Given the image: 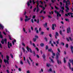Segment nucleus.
I'll use <instances>...</instances> for the list:
<instances>
[{
  "label": "nucleus",
  "mask_w": 73,
  "mask_h": 73,
  "mask_svg": "<svg viewBox=\"0 0 73 73\" xmlns=\"http://www.w3.org/2000/svg\"><path fill=\"white\" fill-rule=\"evenodd\" d=\"M35 49H36L37 51H39V50L38 49V48L37 47H35Z\"/></svg>",
  "instance_id": "nucleus-48"
},
{
  "label": "nucleus",
  "mask_w": 73,
  "mask_h": 73,
  "mask_svg": "<svg viewBox=\"0 0 73 73\" xmlns=\"http://www.w3.org/2000/svg\"><path fill=\"white\" fill-rule=\"evenodd\" d=\"M11 47H12V43H10L9 42H8L7 43V46L8 47V48H9V49H10L11 48L10 47V46Z\"/></svg>",
  "instance_id": "nucleus-4"
},
{
  "label": "nucleus",
  "mask_w": 73,
  "mask_h": 73,
  "mask_svg": "<svg viewBox=\"0 0 73 73\" xmlns=\"http://www.w3.org/2000/svg\"><path fill=\"white\" fill-rule=\"evenodd\" d=\"M32 18L33 19H35V18H36V16L33 15Z\"/></svg>",
  "instance_id": "nucleus-46"
},
{
  "label": "nucleus",
  "mask_w": 73,
  "mask_h": 73,
  "mask_svg": "<svg viewBox=\"0 0 73 73\" xmlns=\"http://www.w3.org/2000/svg\"><path fill=\"white\" fill-rule=\"evenodd\" d=\"M31 20V18H29L28 19H25V22H27V21H28V20Z\"/></svg>",
  "instance_id": "nucleus-17"
},
{
  "label": "nucleus",
  "mask_w": 73,
  "mask_h": 73,
  "mask_svg": "<svg viewBox=\"0 0 73 73\" xmlns=\"http://www.w3.org/2000/svg\"><path fill=\"white\" fill-rule=\"evenodd\" d=\"M65 20H66V21H68V22H69V20L68 19H65Z\"/></svg>",
  "instance_id": "nucleus-36"
},
{
  "label": "nucleus",
  "mask_w": 73,
  "mask_h": 73,
  "mask_svg": "<svg viewBox=\"0 0 73 73\" xmlns=\"http://www.w3.org/2000/svg\"><path fill=\"white\" fill-rule=\"evenodd\" d=\"M54 12L55 13L57 14V16L58 17V15H59V16L60 17H61V15L60 14V13H58V11H57L56 10H55L54 11Z\"/></svg>",
  "instance_id": "nucleus-5"
},
{
  "label": "nucleus",
  "mask_w": 73,
  "mask_h": 73,
  "mask_svg": "<svg viewBox=\"0 0 73 73\" xmlns=\"http://www.w3.org/2000/svg\"><path fill=\"white\" fill-rule=\"evenodd\" d=\"M36 57H37V58H40V56H39V55H38V54H36Z\"/></svg>",
  "instance_id": "nucleus-58"
},
{
  "label": "nucleus",
  "mask_w": 73,
  "mask_h": 73,
  "mask_svg": "<svg viewBox=\"0 0 73 73\" xmlns=\"http://www.w3.org/2000/svg\"><path fill=\"white\" fill-rule=\"evenodd\" d=\"M22 45H23V46H25V44H24V43H22Z\"/></svg>",
  "instance_id": "nucleus-55"
},
{
  "label": "nucleus",
  "mask_w": 73,
  "mask_h": 73,
  "mask_svg": "<svg viewBox=\"0 0 73 73\" xmlns=\"http://www.w3.org/2000/svg\"><path fill=\"white\" fill-rule=\"evenodd\" d=\"M27 61L29 65H31V63H30V61H29L28 59L27 60Z\"/></svg>",
  "instance_id": "nucleus-21"
},
{
  "label": "nucleus",
  "mask_w": 73,
  "mask_h": 73,
  "mask_svg": "<svg viewBox=\"0 0 73 73\" xmlns=\"http://www.w3.org/2000/svg\"><path fill=\"white\" fill-rule=\"evenodd\" d=\"M63 61L64 63H66V60H65V58H63Z\"/></svg>",
  "instance_id": "nucleus-27"
},
{
  "label": "nucleus",
  "mask_w": 73,
  "mask_h": 73,
  "mask_svg": "<svg viewBox=\"0 0 73 73\" xmlns=\"http://www.w3.org/2000/svg\"><path fill=\"white\" fill-rule=\"evenodd\" d=\"M60 44L61 45H62L63 46H64L65 45L64 44V42H61Z\"/></svg>",
  "instance_id": "nucleus-32"
},
{
  "label": "nucleus",
  "mask_w": 73,
  "mask_h": 73,
  "mask_svg": "<svg viewBox=\"0 0 73 73\" xmlns=\"http://www.w3.org/2000/svg\"><path fill=\"white\" fill-rule=\"evenodd\" d=\"M37 24H38V23H39V19H37Z\"/></svg>",
  "instance_id": "nucleus-56"
},
{
  "label": "nucleus",
  "mask_w": 73,
  "mask_h": 73,
  "mask_svg": "<svg viewBox=\"0 0 73 73\" xmlns=\"http://www.w3.org/2000/svg\"><path fill=\"white\" fill-rule=\"evenodd\" d=\"M6 71L7 73H9V70H7Z\"/></svg>",
  "instance_id": "nucleus-62"
},
{
  "label": "nucleus",
  "mask_w": 73,
  "mask_h": 73,
  "mask_svg": "<svg viewBox=\"0 0 73 73\" xmlns=\"http://www.w3.org/2000/svg\"><path fill=\"white\" fill-rule=\"evenodd\" d=\"M9 56L7 55L6 56L7 60H6L5 59H4V61L5 63H6V62H7V64H9V62H8V60H9Z\"/></svg>",
  "instance_id": "nucleus-2"
},
{
  "label": "nucleus",
  "mask_w": 73,
  "mask_h": 73,
  "mask_svg": "<svg viewBox=\"0 0 73 73\" xmlns=\"http://www.w3.org/2000/svg\"><path fill=\"white\" fill-rule=\"evenodd\" d=\"M33 46H34V47H35V48H36V45H35V43H33Z\"/></svg>",
  "instance_id": "nucleus-38"
},
{
  "label": "nucleus",
  "mask_w": 73,
  "mask_h": 73,
  "mask_svg": "<svg viewBox=\"0 0 73 73\" xmlns=\"http://www.w3.org/2000/svg\"><path fill=\"white\" fill-rule=\"evenodd\" d=\"M42 8H42V10L40 12V13H42V12H44V10H45V7H43Z\"/></svg>",
  "instance_id": "nucleus-10"
},
{
  "label": "nucleus",
  "mask_w": 73,
  "mask_h": 73,
  "mask_svg": "<svg viewBox=\"0 0 73 73\" xmlns=\"http://www.w3.org/2000/svg\"><path fill=\"white\" fill-rule=\"evenodd\" d=\"M47 66L48 67H49V66H51V65L50 64H47Z\"/></svg>",
  "instance_id": "nucleus-29"
},
{
  "label": "nucleus",
  "mask_w": 73,
  "mask_h": 73,
  "mask_svg": "<svg viewBox=\"0 0 73 73\" xmlns=\"http://www.w3.org/2000/svg\"><path fill=\"white\" fill-rule=\"evenodd\" d=\"M40 45L42 47L44 46V44L42 43H41L40 44Z\"/></svg>",
  "instance_id": "nucleus-18"
},
{
  "label": "nucleus",
  "mask_w": 73,
  "mask_h": 73,
  "mask_svg": "<svg viewBox=\"0 0 73 73\" xmlns=\"http://www.w3.org/2000/svg\"><path fill=\"white\" fill-rule=\"evenodd\" d=\"M71 30L70 29V27H68V28L67 29V33H71Z\"/></svg>",
  "instance_id": "nucleus-6"
},
{
  "label": "nucleus",
  "mask_w": 73,
  "mask_h": 73,
  "mask_svg": "<svg viewBox=\"0 0 73 73\" xmlns=\"http://www.w3.org/2000/svg\"><path fill=\"white\" fill-rule=\"evenodd\" d=\"M0 38H3V35L1 34V32L0 31Z\"/></svg>",
  "instance_id": "nucleus-23"
},
{
  "label": "nucleus",
  "mask_w": 73,
  "mask_h": 73,
  "mask_svg": "<svg viewBox=\"0 0 73 73\" xmlns=\"http://www.w3.org/2000/svg\"><path fill=\"white\" fill-rule=\"evenodd\" d=\"M31 22L32 23H34V22H33V19H32L31 20Z\"/></svg>",
  "instance_id": "nucleus-59"
},
{
  "label": "nucleus",
  "mask_w": 73,
  "mask_h": 73,
  "mask_svg": "<svg viewBox=\"0 0 73 73\" xmlns=\"http://www.w3.org/2000/svg\"><path fill=\"white\" fill-rule=\"evenodd\" d=\"M57 51L58 52V53H61V51L59 48L57 49Z\"/></svg>",
  "instance_id": "nucleus-26"
},
{
  "label": "nucleus",
  "mask_w": 73,
  "mask_h": 73,
  "mask_svg": "<svg viewBox=\"0 0 73 73\" xmlns=\"http://www.w3.org/2000/svg\"><path fill=\"white\" fill-rule=\"evenodd\" d=\"M0 47L1 48V49H2V45L0 43Z\"/></svg>",
  "instance_id": "nucleus-54"
},
{
  "label": "nucleus",
  "mask_w": 73,
  "mask_h": 73,
  "mask_svg": "<svg viewBox=\"0 0 73 73\" xmlns=\"http://www.w3.org/2000/svg\"><path fill=\"white\" fill-rule=\"evenodd\" d=\"M44 40L46 41H48V39H47V38H46V37H45L44 38Z\"/></svg>",
  "instance_id": "nucleus-33"
},
{
  "label": "nucleus",
  "mask_w": 73,
  "mask_h": 73,
  "mask_svg": "<svg viewBox=\"0 0 73 73\" xmlns=\"http://www.w3.org/2000/svg\"><path fill=\"white\" fill-rule=\"evenodd\" d=\"M29 60H30V61H31V62H32L33 61V60H32V59H31V57H29Z\"/></svg>",
  "instance_id": "nucleus-42"
},
{
  "label": "nucleus",
  "mask_w": 73,
  "mask_h": 73,
  "mask_svg": "<svg viewBox=\"0 0 73 73\" xmlns=\"http://www.w3.org/2000/svg\"><path fill=\"white\" fill-rule=\"evenodd\" d=\"M55 27H56V24H52V30H54L55 29V28H54Z\"/></svg>",
  "instance_id": "nucleus-7"
},
{
  "label": "nucleus",
  "mask_w": 73,
  "mask_h": 73,
  "mask_svg": "<svg viewBox=\"0 0 73 73\" xmlns=\"http://www.w3.org/2000/svg\"><path fill=\"white\" fill-rule=\"evenodd\" d=\"M69 61H70V63L72 62H72H73V60H71V59H69Z\"/></svg>",
  "instance_id": "nucleus-28"
},
{
  "label": "nucleus",
  "mask_w": 73,
  "mask_h": 73,
  "mask_svg": "<svg viewBox=\"0 0 73 73\" xmlns=\"http://www.w3.org/2000/svg\"><path fill=\"white\" fill-rule=\"evenodd\" d=\"M1 42L2 44H4V40H2L1 41Z\"/></svg>",
  "instance_id": "nucleus-22"
},
{
  "label": "nucleus",
  "mask_w": 73,
  "mask_h": 73,
  "mask_svg": "<svg viewBox=\"0 0 73 73\" xmlns=\"http://www.w3.org/2000/svg\"><path fill=\"white\" fill-rule=\"evenodd\" d=\"M73 13H67V14L69 16H70V15H72Z\"/></svg>",
  "instance_id": "nucleus-14"
},
{
  "label": "nucleus",
  "mask_w": 73,
  "mask_h": 73,
  "mask_svg": "<svg viewBox=\"0 0 73 73\" xmlns=\"http://www.w3.org/2000/svg\"><path fill=\"white\" fill-rule=\"evenodd\" d=\"M10 56H11V57L12 58H13V55L12 54H10Z\"/></svg>",
  "instance_id": "nucleus-43"
},
{
  "label": "nucleus",
  "mask_w": 73,
  "mask_h": 73,
  "mask_svg": "<svg viewBox=\"0 0 73 73\" xmlns=\"http://www.w3.org/2000/svg\"><path fill=\"white\" fill-rule=\"evenodd\" d=\"M53 63V62H54V61H53V60L52 59L50 60Z\"/></svg>",
  "instance_id": "nucleus-57"
},
{
  "label": "nucleus",
  "mask_w": 73,
  "mask_h": 73,
  "mask_svg": "<svg viewBox=\"0 0 73 73\" xmlns=\"http://www.w3.org/2000/svg\"><path fill=\"white\" fill-rule=\"evenodd\" d=\"M9 40H12V38H11V36H10V35H9Z\"/></svg>",
  "instance_id": "nucleus-31"
},
{
  "label": "nucleus",
  "mask_w": 73,
  "mask_h": 73,
  "mask_svg": "<svg viewBox=\"0 0 73 73\" xmlns=\"http://www.w3.org/2000/svg\"><path fill=\"white\" fill-rule=\"evenodd\" d=\"M60 23H61V24H62V25H64V22L62 21L60 22Z\"/></svg>",
  "instance_id": "nucleus-64"
},
{
  "label": "nucleus",
  "mask_w": 73,
  "mask_h": 73,
  "mask_svg": "<svg viewBox=\"0 0 73 73\" xmlns=\"http://www.w3.org/2000/svg\"><path fill=\"white\" fill-rule=\"evenodd\" d=\"M36 8H35V9H33V12H35L36 11Z\"/></svg>",
  "instance_id": "nucleus-47"
},
{
  "label": "nucleus",
  "mask_w": 73,
  "mask_h": 73,
  "mask_svg": "<svg viewBox=\"0 0 73 73\" xmlns=\"http://www.w3.org/2000/svg\"><path fill=\"white\" fill-rule=\"evenodd\" d=\"M49 71L50 72H52V68H50L49 70Z\"/></svg>",
  "instance_id": "nucleus-53"
},
{
  "label": "nucleus",
  "mask_w": 73,
  "mask_h": 73,
  "mask_svg": "<svg viewBox=\"0 0 73 73\" xmlns=\"http://www.w3.org/2000/svg\"><path fill=\"white\" fill-rule=\"evenodd\" d=\"M52 54L53 56H55V53L53 52H52Z\"/></svg>",
  "instance_id": "nucleus-30"
},
{
  "label": "nucleus",
  "mask_w": 73,
  "mask_h": 73,
  "mask_svg": "<svg viewBox=\"0 0 73 73\" xmlns=\"http://www.w3.org/2000/svg\"><path fill=\"white\" fill-rule=\"evenodd\" d=\"M68 1H66V6H65L66 9L65 10V11L66 12H68V11H69V8L68 7Z\"/></svg>",
  "instance_id": "nucleus-1"
},
{
  "label": "nucleus",
  "mask_w": 73,
  "mask_h": 73,
  "mask_svg": "<svg viewBox=\"0 0 73 73\" xmlns=\"http://www.w3.org/2000/svg\"><path fill=\"white\" fill-rule=\"evenodd\" d=\"M65 46L66 47V48H68V46H69V45H68V44H66Z\"/></svg>",
  "instance_id": "nucleus-35"
},
{
  "label": "nucleus",
  "mask_w": 73,
  "mask_h": 73,
  "mask_svg": "<svg viewBox=\"0 0 73 73\" xmlns=\"http://www.w3.org/2000/svg\"><path fill=\"white\" fill-rule=\"evenodd\" d=\"M2 29L3 30L4 29V26H3V25H2L0 23V29Z\"/></svg>",
  "instance_id": "nucleus-11"
},
{
  "label": "nucleus",
  "mask_w": 73,
  "mask_h": 73,
  "mask_svg": "<svg viewBox=\"0 0 73 73\" xmlns=\"http://www.w3.org/2000/svg\"><path fill=\"white\" fill-rule=\"evenodd\" d=\"M27 14V12L26 11H25V12L24 13V15H25Z\"/></svg>",
  "instance_id": "nucleus-61"
},
{
  "label": "nucleus",
  "mask_w": 73,
  "mask_h": 73,
  "mask_svg": "<svg viewBox=\"0 0 73 73\" xmlns=\"http://www.w3.org/2000/svg\"><path fill=\"white\" fill-rule=\"evenodd\" d=\"M42 56L44 59H45V58H46V56H45V55L44 54H43Z\"/></svg>",
  "instance_id": "nucleus-19"
},
{
  "label": "nucleus",
  "mask_w": 73,
  "mask_h": 73,
  "mask_svg": "<svg viewBox=\"0 0 73 73\" xmlns=\"http://www.w3.org/2000/svg\"><path fill=\"white\" fill-rule=\"evenodd\" d=\"M68 5H69L70 4V0H68Z\"/></svg>",
  "instance_id": "nucleus-39"
},
{
  "label": "nucleus",
  "mask_w": 73,
  "mask_h": 73,
  "mask_svg": "<svg viewBox=\"0 0 73 73\" xmlns=\"http://www.w3.org/2000/svg\"><path fill=\"white\" fill-rule=\"evenodd\" d=\"M69 38L70 41H72V39L70 37H69Z\"/></svg>",
  "instance_id": "nucleus-60"
},
{
  "label": "nucleus",
  "mask_w": 73,
  "mask_h": 73,
  "mask_svg": "<svg viewBox=\"0 0 73 73\" xmlns=\"http://www.w3.org/2000/svg\"><path fill=\"white\" fill-rule=\"evenodd\" d=\"M4 41L6 44H7V39H6V38H5L4 39Z\"/></svg>",
  "instance_id": "nucleus-25"
},
{
  "label": "nucleus",
  "mask_w": 73,
  "mask_h": 73,
  "mask_svg": "<svg viewBox=\"0 0 73 73\" xmlns=\"http://www.w3.org/2000/svg\"><path fill=\"white\" fill-rule=\"evenodd\" d=\"M35 38H39L38 36L37 35H35Z\"/></svg>",
  "instance_id": "nucleus-49"
},
{
  "label": "nucleus",
  "mask_w": 73,
  "mask_h": 73,
  "mask_svg": "<svg viewBox=\"0 0 73 73\" xmlns=\"http://www.w3.org/2000/svg\"><path fill=\"white\" fill-rule=\"evenodd\" d=\"M36 40H37V39L36 38H34L33 39V40L34 42H36Z\"/></svg>",
  "instance_id": "nucleus-20"
},
{
  "label": "nucleus",
  "mask_w": 73,
  "mask_h": 73,
  "mask_svg": "<svg viewBox=\"0 0 73 73\" xmlns=\"http://www.w3.org/2000/svg\"><path fill=\"white\" fill-rule=\"evenodd\" d=\"M26 49L28 52H29L30 50V53H32V49H31V48H29L28 46H27Z\"/></svg>",
  "instance_id": "nucleus-3"
},
{
  "label": "nucleus",
  "mask_w": 73,
  "mask_h": 73,
  "mask_svg": "<svg viewBox=\"0 0 73 73\" xmlns=\"http://www.w3.org/2000/svg\"><path fill=\"white\" fill-rule=\"evenodd\" d=\"M40 11V9H36V12L38 13V11Z\"/></svg>",
  "instance_id": "nucleus-34"
},
{
  "label": "nucleus",
  "mask_w": 73,
  "mask_h": 73,
  "mask_svg": "<svg viewBox=\"0 0 73 73\" xmlns=\"http://www.w3.org/2000/svg\"><path fill=\"white\" fill-rule=\"evenodd\" d=\"M60 56V53L58 52H57V54H56V59L57 60H58V58L59 56Z\"/></svg>",
  "instance_id": "nucleus-8"
},
{
  "label": "nucleus",
  "mask_w": 73,
  "mask_h": 73,
  "mask_svg": "<svg viewBox=\"0 0 73 73\" xmlns=\"http://www.w3.org/2000/svg\"><path fill=\"white\" fill-rule=\"evenodd\" d=\"M22 49L23 50V52H25V50L24 49V48H22Z\"/></svg>",
  "instance_id": "nucleus-45"
},
{
  "label": "nucleus",
  "mask_w": 73,
  "mask_h": 73,
  "mask_svg": "<svg viewBox=\"0 0 73 73\" xmlns=\"http://www.w3.org/2000/svg\"><path fill=\"white\" fill-rule=\"evenodd\" d=\"M60 35L62 36V31H60Z\"/></svg>",
  "instance_id": "nucleus-51"
},
{
  "label": "nucleus",
  "mask_w": 73,
  "mask_h": 73,
  "mask_svg": "<svg viewBox=\"0 0 73 73\" xmlns=\"http://www.w3.org/2000/svg\"><path fill=\"white\" fill-rule=\"evenodd\" d=\"M48 52H51V53L53 52V51L52 50V49L51 48H50V49H48Z\"/></svg>",
  "instance_id": "nucleus-16"
},
{
  "label": "nucleus",
  "mask_w": 73,
  "mask_h": 73,
  "mask_svg": "<svg viewBox=\"0 0 73 73\" xmlns=\"http://www.w3.org/2000/svg\"><path fill=\"white\" fill-rule=\"evenodd\" d=\"M43 26H44L45 28H46V27H48V25H47V23L46 22L45 23L44 25H43Z\"/></svg>",
  "instance_id": "nucleus-13"
},
{
  "label": "nucleus",
  "mask_w": 73,
  "mask_h": 73,
  "mask_svg": "<svg viewBox=\"0 0 73 73\" xmlns=\"http://www.w3.org/2000/svg\"><path fill=\"white\" fill-rule=\"evenodd\" d=\"M27 4L28 7L29 6V5H30V4H29V1H28V2Z\"/></svg>",
  "instance_id": "nucleus-40"
},
{
  "label": "nucleus",
  "mask_w": 73,
  "mask_h": 73,
  "mask_svg": "<svg viewBox=\"0 0 73 73\" xmlns=\"http://www.w3.org/2000/svg\"><path fill=\"white\" fill-rule=\"evenodd\" d=\"M59 36V35L58 34V32H56L55 33V38L56 39L57 38V36Z\"/></svg>",
  "instance_id": "nucleus-9"
},
{
  "label": "nucleus",
  "mask_w": 73,
  "mask_h": 73,
  "mask_svg": "<svg viewBox=\"0 0 73 73\" xmlns=\"http://www.w3.org/2000/svg\"><path fill=\"white\" fill-rule=\"evenodd\" d=\"M54 7L55 9L57 10H58V7H57L56 6H55Z\"/></svg>",
  "instance_id": "nucleus-37"
},
{
  "label": "nucleus",
  "mask_w": 73,
  "mask_h": 73,
  "mask_svg": "<svg viewBox=\"0 0 73 73\" xmlns=\"http://www.w3.org/2000/svg\"><path fill=\"white\" fill-rule=\"evenodd\" d=\"M33 53L34 54V56H36V53H35V51H33Z\"/></svg>",
  "instance_id": "nucleus-41"
},
{
  "label": "nucleus",
  "mask_w": 73,
  "mask_h": 73,
  "mask_svg": "<svg viewBox=\"0 0 73 73\" xmlns=\"http://www.w3.org/2000/svg\"><path fill=\"white\" fill-rule=\"evenodd\" d=\"M68 66L69 67L70 69H71V67L70 66H71V65H70V62H68Z\"/></svg>",
  "instance_id": "nucleus-15"
},
{
  "label": "nucleus",
  "mask_w": 73,
  "mask_h": 73,
  "mask_svg": "<svg viewBox=\"0 0 73 73\" xmlns=\"http://www.w3.org/2000/svg\"><path fill=\"white\" fill-rule=\"evenodd\" d=\"M44 32H41L40 33V34H41V35H44Z\"/></svg>",
  "instance_id": "nucleus-52"
},
{
  "label": "nucleus",
  "mask_w": 73,
  "mask_h": 73,
  "mask_svg": "<svg viewBox=\"0 0 73 73\" xmlns=\"http://www.w3.org/2000/svg\"><path fill=\"white\" fill-rule=\"evenodd\" d=\"M20 62L21 64V65L23 64V62H22L21 60L20 61Z\"/></svg>",
  "instance_id": "nucleus-44"
},
{
  "label": "nucleus",
  "mask_w": 73,
  "mask_h": 73,
  "mask_svg": "<svg viewBox=\"0 0 73 73\" xmlns=\"http://www.w3.org/2000/svg\"><path fill=\"white\" fill-rule=\"evenodd\" d=\"M35 31H36V33H38V31L37 29V27H35Z\"/></svg>",
  "instance_id": "nucleus-12"
},
{
  "label": "nucleus",
  "mask_w": 73,
  "mask_h": 73,
  "mask_svg": "<svg viewBox=\"0 0 73 73\" xmlns=\"http://www.w3.org/2000/svg\"><path fill=\"white\" fill-rule=\"evenodd\" d=\"M48 18H52V17L50 16V15H48Z\"/></svg>",
  "instance_id": "nucleus-63"
},
{
  "label": "nucleus",
  "mask_w": 73,
  "mask_h": 73,
  "mask_svg": "<svg viewBox=\"0 0 73 73\" xmlns=\"http://www.w3.org/2000/svg\"><path fill=\"white\" fill-rule=\"evenodd\" d=\"M48 48H49V47H48V46L46 45V47H45L46 50H47L48 49Z\"/></svg>",
  "instance_id": "nucleus-24"
},
{
  "label": "nucleus",
  "mask_w": 73,
  "mask_h": 73,
  "mask_svg": "<svg viewBox=\"0 0 73 73\" xmlns=\"http://www.w3.org/2000/svg\"><path fill=\"white\" fill-rule=\"evenodd\" d=\"M57 63L58 64H60V62H59V60H57Z\"/></svg>",
  "instance_id": "nucleus-50"
}]
</instances>
